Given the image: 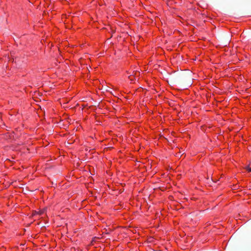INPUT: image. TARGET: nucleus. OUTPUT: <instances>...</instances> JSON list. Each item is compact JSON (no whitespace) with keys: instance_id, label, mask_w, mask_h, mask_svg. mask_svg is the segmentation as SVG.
I'll return each instance as SVG.
<instances>
[{"instance_id":"39448f33","label":"nucleus","mask_w":251,"mask_h":251,"mask_svg":"<svg viewBox=\"0 0 251 251\" xmlns=\"http://www.w3.org/2000/svg\"><path fill=\"white\" fill-rule=\"evenodd\" d=\"M19 188L22 189V188H24L22 187H19Z\"/></svg>"},{"instance_id":"423d86ee","label":"nucleus","mask_w":251,"mask_h":251,"mask_svg":"<svg viewBox=\"0 0 251 251\" xmlns=\"http://www.w3.org/2000/svg\"><path fill=\"white\" fill-rule=\"evenodd\" d=\"M157 188L160 189V188H161L160 187H159Z\"/></svg>"},{"instance_id":"f03ea898","label":"nucleus","mask_w":251,"mask_h":251,"mask_svg":"<svg viewBox=\"0 0 251 251\" xmlns=\"http://www.w3.org/2000/svg\"><path fill=\"white\" fill-rule=\"evenodd\" d=\"M245 170L248 172H251V168L249 166H247L245 168Z\"/></svg>"},{"instance_id":"7ed1b4c3","label":"nucleus","mask_w":251,"mask_h":251,"mask_svg":"<svg viewBox=\"0 0 251 251\" xmlns=\"http://www.w3.org/2000/svg\"><path fill=\"white\" fill-rule=\"evenodd\" d=\"M134 72H131L129 71H127L126 73V75L128 77V75H133Z\"/></svg>"},{"instance_id":"f257e3e1","label":"nucleus","mask_w":251,"mask_h":251,"mask_svg":"<svg viewBox=\"0 0 251 251\" xmlns=\"http://www.w3.org/2000/svg\"><path fill=\"white\" fill-rule=\"evenodd\" d=\"M128 78L130 79L131 82H133L135 79V76L133 75H128Z\"/></svg>"},{"instance_id":"20e7f679","label":"nucleus","mask_w":251,"mask_h":251,"mask_svg":"<svg viewBox=\"0 0 251 251\" xmlns=\"http://www.w3.org/2000/svg\"><path fill=\"white\" fill-rule=\"evenodd\" d=\"M28 192V189H25V191H24V189H23V192L25 194H26Z\"/></svg>"}]
</instances>
